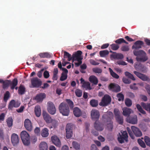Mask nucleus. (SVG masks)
Instances as JSON below:
<instances>
[{
    "instance_id": "nucleus-1",
    "label": "nucleus",
    "mask_w": 150,
    "mask_h": 150,
    "mask_svg": "<svg viewBox=\"0 0 150 150\" xmlns=\"http://www.w3.org/2000/svg\"><path fill=\"white\" fill-rule=\"evenodd\" d=\"M113 117V113L111 112L108 113L103 115V118L104 122H106L109 130L111 131L113 128V122L111 121V119Z\"/></svg>"
},
{
    "instance_id": "nucleus-2",
    "label": "nucleus",
    "mask_w": 150,
    "mask_h": 150,
    "mask_svg": "<svg viewBox=\"0 0 150 150\" xmlns=\"http://www.w3.org/2000/svg\"><path fill=\"white\" fill-rule=\"evenodd\" d=\"M131 129L129 127L127 128L129 134L132 139H134V134L136 137H140L142 136V132L139 128L133 126L131 127Z\"/></svg>"
},
{
    "instance_id": "nucleus-3",
    "label": "nucleus",
    "mask_w": 150,
    "mask_h": 150,
    "mask_svg": "<svg viewBox=\"0 0 150 150\" xmlns=\"http://www.w3.org/2000/svg\"><path fill=\"white\" fill-rule=\"evenodd\" d=\"M134 54L137 56L136 59L138 62H145L148 59L146 53L142 50H134Z\"/></svg>"
},
{
    "instance_id": "nucleus-4",
    "label": "nucleus",
    "mask_w": 150,
    "mask_h": 150,
    "mask_svg": "<svg viewBox=\"0 0 150 150\" xmlns=\"http://www.w3.org/2000/svg\"><path fill=\"white\" fill-rule=\"evenodd\" d=\"M60 112L63 116H68L70 112V110L68 105L65 102L61 103L59 107Z\"/></svg>"
},
{
    "instance_id": "nucleus-5",
    "label": "nucleus",
    "mask_w": 150,
    "mask_h": 150,
    "mask_svg": "<svg viewBox=\"0 0 150 150\" xmlns=\"http://www.w3.org/2000/svg\"><path fill=\"white\" fill-rule=\"evenodd\" d=\"M21 137L23 144L25 145L28 146L30 144V136L25 131H22L21 133Z\"/></svg>"
},
{
    "instance_id": "nucleus-6",
    "label": "nucleus",
    "mask_w": 150,
    "mask_h": 150,
    "mask_svg": "<svg viewBox=\"0 0 150 150\" xmlns=\"http://www.w3.org/2000/svg\"><path fill=\"white\" fill-rule=\"evenodd\" d=\"M111 102V98L108 95H105L102 98L101 101L99 103L100 106H106L110 103Z\"/></svg>"
},
{
    "instance_id": "nucleus-7",
    "label": "nucleus",
    "mask_w": 150,
    "mask_h": 150,
    "mask_svg": "<svg viewBox=\"0 0 150 150\" xmlns=\"http://www.w3.org/2000/svg\"><path fill=\"white\" fill-rule=\"evenodd\" d=\"M31 83L33 88H40L42 84L40 79L37 77L33 78L31 79Z\"/></svg>"
},
{
    "instance_id": "nucleus-8",
    "label": "nucleus",
    "mask_w": 150,
    "mask_h": 150,
    "mask_svg": "<svg viewBox=\"0 0 150 150\" xmlns=\"http://www.w3.org/2000/svg\"><path fill=\"white\" fill-rule=\"evenodd\" d=\"M134 73L139 78L144 81L149 82V78L146 75L136 71H133Z\"/></svg>"
},
{
    "instance_id": "nucleus-9",
    "label": "nucleus",
    "mask_w": 150,
    "mask_h": 150,
    "mask_svg": "<svg viewBox=\"0 0 150 150\" xmlns=\"http://www.w3.org/2000/svg\"><path fill=\"white\" fill-rule=\"evenodd\" d=\"M109 89L112 91L118 92L120 91V87L118 84L114 83H110L108 86Z\"/></svg>"
},
{
    "instance_id": "nucleus-10",
    "label": "nucleus",
    "mask_w": 150,
    "mask_h": 150,
    "mask_svg": "<svg viewBox=\"0 0 150 150\" xmlns=\"http://www.w3.org/2000/svg\"><path fill=\"white\" fill-rule=\"evenodd\" d=\"M11 141L13 146L17 145L19 142V138L18 135L15 133L12 134L11 136Z\"/></svg>"
},
{
    "instance_id": "nucleus-11",
    "label": "nucleus",
    "mask_w": 150,
    "mask_h": 150,
    "mask_svg": "<svg viewBox=\"0 0 150 150\" xmlns=\"http://www.w3.org/2000/svg\"><path fill=\"white\" fill-rule=\"evenodd\" d=\"M21 104V103L18 101H16L14 100H12L9 102L8 105V109L9 110H12L13 107L18 108Z\"/></svg>"
},
{
    "instance_id": "nucleus-12",
    "label": "nucleus",
    "mask_w": 150,
    "mask_h": 150,
    "mask_svg": "<svg viewBox=\"0 0 150 150\" xmlns=\"http://www.w3.org/2000/svg\"><path fill=\"white\" fill-rule=\"evenodd\" d=\"M122 133V134H120V136L118 137V140L120 143H122L124 142V140L127 141L128 134L126 131H124Z\"/></svg>"
},
{
    "instance_id": "nucleus-13",
    "label": "nucleus",
    "mask_w": 150,
    "mask_h": 150,
    "mask_svg": "<svg viewBox=\"0 0 150 150\" xmlns=\"http://www.w3.org/2000/svg\"><path fill=\"white\" fill-rule=\"evenodd\" d=\"M47 110L48 112L51 114H54L56 112V109L53 103L52 102H48Z\"/></svg>"
},
{
    "instance_id": "nucleus-14",
    "label": "nucleus",
    "mask_w": 150,
    "mask_h": 150,
    "mask_svg": "<svg viewBox=\"0 0 150 150\" xmlns=\"http://www.w3.org/2000/svg\"><path fill=\"white\" fill-rule=\"evenodd\" d=\"M99 112L96 109H93L91 111V118L93 120H98L100 117Z\"/></svg>"
},
{
    "instance_id": "nucleus-15",
    "label": "nucleus",
    "mask_w": 150,
    "mask_h": 150,
    "mask_svg": "<svg viewBox=\"0 0 150 150\" xmlns=\"http://www.w3.org/2000/svg\"><path fill=\"white\" fill-rule=\"evenodd\" d=\"M95 128L97 131H101L103 130L104 128V125L99 121L96 120L94 123Z\"/></svg>"
},
{
    "instance_id": "nucleus-16",
    "label": "nucleus",
    "mask_w": 150,
    "mask_h": 150,
    "mask_svg": "<svg viewBox=\"0 0 150 150\" xmlns=\"http://www.w3.org/2000/svg\"><path fill=\"white\" fill-rule=\"evenodd\" d=\"M24 126L28 131H31L33 129V126L31 121L28 119H25L24 122Z\"/></svg>"
},
{
    "instance_id": "nucleus-17",
    "label": "nucleus",
    "mask_w": 150,
    "mask_h": 150,
    "mask_svg": "<svg viewBox=\"0 0 150 150\" xmlns=\"http://www.w3.org/2000/svg\"><path fill=\"white\" fill-rule=\"evenodd\" d=\"M82 54V52L80 50L77 51L76 53L73 54V62L75 60L79 61L81 60L82 58L81 57V55Z\"/></svg>"
},
{
    "instance_id": "nucleus-18",
    "label": "nucleus",
    "mask_w": 150,
    "mask_h": 150,
    "mask_svg": "<svg viewBox=\"0 0 150 150\" xmlns=\"http://www.w3.org/2000/svg\"><path fill=\"white\" fill-rule=\"evenodd\" d=\"M127 121L129 123L134 124L137 123V116L136 115L128 117L126 119Z\"/></svg>"
},
{
    "instance_id": "nucleus-19",
    "label": "nucleus",
    "mask_w": 150,
    "mask_h": 150,
    "mask_svg": "<svg viewBox=\"0 0 150 150\" xmlns=\"http://www.w3.org/2000/svg\"><path fill=\"white\" fill-rule=\"evenodd\" d=\"M46 97V94L45 93H41L38 94L35 97V99L38 102H42L43 100Z\"/></svg>"
},
{
    "instance_id": "nucleus-20",
    "label": "nucleus",
    "mask_w": 150,
    "mask_h": 150,
    "mask_svg": "<svg viewBox=\"0 0 150 150\" xmlns=\"http://www.w3.org/2000/svg\"><path fill=\"white\" fill-rule=\"evenodd\" d=\"M52 143L56 146L60 147L61 146V143L58 137L55 135L52 136L51 137Z\"/></svg>"
},
{
    "instance_id": "nucleus-21",
    "label": "nucleus",
    "mask_w": 150,
    "mask_h": 150,
    "mask_svg": "<svg viewBox=\"0 0 150 150\" xmlns=\"http://www.w3.org/2000/svg\"><path fill=\"white\" fill-rule=\"evenodd\" d=\"M144 44V43L141 40L137 41L134 43V45L132 46V48L136 49L141 48Z\"/></svg>"
},
{
    "instance_id": "nucleus-22",
    "label": "nucleus",
    "mask_w": 150,
    "mask_h": 150,
    "mask_svg": "<svg viewBox=\"0 0 150 150\" xmlns=\"http://www.w3.org/2000/svg\"><path fill=\"white\" fill-rule=\"evenodd\" d=\"M44 119L47 123H50L52 121V120L50 115L46 112H43L42 114Z\"/></svg>"
},
{
    "instance_id": "nucleus-23",
    "label": "nucleus",
    "mask_w": 150,
    "mask_h": 150,
    "mask_svg": "<svg viewBox=\"0 0 150 150\" xmlns=\"http://www.w3.org/2000/svg\"><path fill=\"white\" fill-rule=\"evenodd\" d=\"M110 57L111 58H113L114 59H122L124 58V56L121 53H115V54H111Z\"/></svg>"
},
{
    "instance_id": "nucleus-24",
    "label": "nucleus",
    "mask_w": 150,
    "mask_h": 150,
    "mask_svg": "<svg viewBox=\"0 0 150 150\" xmlns=\"http://www.w3.org/2000/svg\"><path fill=\"white\" fill-rule=\"evenodd\" d=\"M122 110L123 115L126 116H129L132 111V109L126 107L123 108Z\"/></svg>"
},
{
    "instance_id": "nucleus-25",
    "label": "nucleus",
    "mask_w": 150,
    "mask_h": 150,
    "mask_svg": "<svg viewBox=\"0 0 150 150\" xmlns=\"http://www.w3.org/2000/svg\"><path fill=\"white\" fill-rule=\"evenodd\" d=\"M89 80L91 83L95 85H97L98 82L97 78L94 75L90 76L89 77Z\"/></svg>"
},
{
    "instance_id": "nucleus-26",
    "label": "nucleus",
    "mask_w": 150,
    "mask_h": 150,
    "mask_svg": "<svg viewBox=\"0 0 150 150\" xmlns=\"http://www.w3.org/2000/svg\"><path fill=\"white\" fill-rule=\"evenodd\" d=\"M73 113L74 115L77 117H80L81 115V112L80 109L77 107L74 108Z\"/></svg>"
},
{
    "instance_id": "nucleus-27",
    "label": "nucleus",
    "mask_w": 150,
    "mask_h": 150,
    "mask_svg": "<svg viewBox=\"0 0 150 150\" xmlns=\"http://www.w3.org/2000/svg\"><path fill=\"white\" fill-rule=\"evenodd\" d=\"M39 147L40 150H48V146L47 143L45 142H41Z\"/></svg>"
},
{
    "instance_id": "nucleus-28",
    "label": "nucleus",
    "mask_w": 150,
    "mask_h": 150,
    "mask_svg": "<svg viewBox=\"0 0 150 150\" xmlns=\"http://www.w3.org/2000/svg\"><path fill=\"white\" fill-rule=\"evenodd\" d=\"M48 132V129L46 128H45L42 130L41 134L43 137H47L49 135Z\"/></svg>"
},
{
    "instance_id": "nucleus-29",
    "label": "nucleus",
    "mask_w": 150,
    "mask_h": 150,
    "mask_svg": "<svg viewBox=\"0 0 150 150\" xmlns=\"http://www.w3.org/2000/svg\"><path fill=\"white\" fill-rule=\"evenodd\" d=\"M18 83V80L16 78L14 79L12 82L11 81L10 84L11 89H14L16 86L17 85Z\"/></svg>"
},
{
    "instance_id": "nucleus-30",
    "label": "nucleus",
    "mask_w": 150,
    "mask_h": 150,
    "mask_svg": "<svg viewBox=\"0 0 150 150\" xmlns=\"http://www.w3.org/2000/svg\"><path fill=\"white\" fill-rule=\"evenodd\" d=\"M141 105L144 109L146 110L149 111L150 113V103L146 104L142 102Z\"/></svg>"
},
{
    "instance_id": "nucleus-31",
    "label": "nucleus",
    "mask_w": 150,
    "mask_h": 150,
    "mask_svg": "<svg viewBox=\"0 0 150 150\" xmlns=\"http://www.w3.org/2000/svg\"><path fill=\"white\" fill-rule=\"evenodd\" d=\"M35 112L36 116L39 117L41 115V109L39 106H35Z\"/></svg>"
},
{
    "instance_id": "nucleus-32",
    "label": "nucleus",
    "mask_w": 150,
    "mask_h": 150,
    "mask_svg": "<svg viewBox=\"0 0 150 150\" xmlns=\"http://www.w3.org/2000/svg\"><path fill=\"white\" fill-rule=\"evenodd\" d=\"M82 87L85 88L86 90L88 89L89 90L92 89L91 87V84L89 82H86L83 83Z\"/></svg>"
},
{
    "instance_id": "nucleus-33",
    "label": "nucleus",
    "mask_w": 150,
    "mask_h": 150,
    "mask_svg": "<svg viewBox=\"0 0 150 150\" xmlns=\"http://www.w3.org/2000/svg\"><path fill=\"white\" fill-rule=\"evenodd\" d=\"M39 55L41 58H49L51 57L50 54L47 52L40 53L39 54Z\"/></svg>"
},
{
    "instance_id": "nucleus-34",
    "label": "nucleus",
    "mask_w": 150,
    "mask_h": 150,
    "mask_svg": "<svg viewBox=\"0 0 150 150\" xmlns=\"http://www.w3.org/2000/svg\"><path fill=\"white\" fill-rule=\"evenodd\" d=\"M90 103L91 106L95 107L98 106V102L97 100L93 99L90 100Z\"/></svg>"
},
{
    "instance_id": "nucleus-35",
    "label": "nucleus",
    "mask_w": 150,
    "mask_h": 150,
    "mask_svg": "<svg viewBox=\"0 0 150 150\" xmlns=\"http://www.w3.org/2000/svg\"><path fill=\"white\" fill-rule=\"evenodd\" d=\"M64 57L68 58V60L69 61H70L71 60L73 61V56L71 57L70 54L65 51L64 52Z\"/></svg>"
},
{
    "instance_id": "nucleus-36",
    "label": "nucleus",
    "mask_w": 150,
    "mask_h": 150,
    "mask_svg": "<svg viewBox=\"0 0 150 150\" xmlns=\"http://www.w3.org/2000/svg\"><path fill=\"white\" fill-rule=\"evenodd\" d=\"M109 70L110 75L116 79H118L119 78V76L114 72L111 68H109Z\"/></svg>"
},
{
    "instance_id": "nucleus-37",
    "label": "nucleus",
    "mask_w": 150,
    "mask_h": 150,
    "mask_svg": "<svg viewBox=\"0 0 150 150\" xmlns=\"http://www.w3.org/2000/svg\"><path fill=\"white\" fill-rule=\"evenodd\" d=\"M109 53V51L107 50L100 51L99 52L100 56L101 57H105L106 55H108Z\"/></svg>"
},
{
    "instance_id": "nucleus-38",
    "label": "nucleus",
    "mask_w": 150,
    "mask_h": 150,
    "mask_svg": "<svg viewBox=\"0 0 150 150\" xmlns=\"http://www.w3.org/2000/svg\"><path fill=\"white\" fill-rule=\"evenodd\" d=\"M135 68L136 69L143 71L145 69V67L141 64H136Z\"/></svg>"
},
{
    "instance_id": "nucleus-39",
    "label": "nucleus",
    "mask_w": 150,
    "mask_h": 150,
    "mask_svg": "<svg viewBox=\"0 0 150 150\" xmlns=\"http://www.w3.org/2000/svg\"><path fill=\"white\" fill-rule=\"evenodd\" d=\"M25 88L23 86L21 85L19 87L18 93L19 94L22 95L25 93Z\"/></svg>"
},
{
    "instance_id": "nucleus-40",
    "label": "nucleus",
    "mask_w": 150,
    "mask_h": 150,
    "mask_svg": "<svg viewBox=\"0 0 150 150\" xmlns=\"http://www.w3.org/2000/svg\"><path fill=\"white\" fill-rule=\"evenodd\" d=\"M125 74L126 76L128 78L132 80L133 81L135 80L136 79L133 75L129 72L126 71L125 73Z\"/></svg>"
},
{
    "instance_id": "nucleus-41",
    "label": "nucleus",
    "mask_w": 150,
    "mask_h": 150,
    "mask_svg": "<svg viewBox=\"0 0 150 150\" xmlns=\"http://www.w3.org/2000/svg\"><path fill=\"white\" fill-rule=\"evenodd\" d=\"M116 121L120 124L122 125L123 122V119L122 116L120 115L115 117Z\"/></svg>"
},
{
    "instance_id": "nucleus-42",
    "label": "nucleus",
    "mask_w": 150,
    "mask_h": 150,
    "mask_svg": "<svg viewBox=\"0 0 150 150\" xmlns=\"http://www.w3.org/2000/svg\"><path fill=\"white\" fill-rule=\"evenodd\" d=\"M10 93L9 91H7L4 94V100L5 102L6 103L10 97Z\"/></svg>"
},
{
    "instance_id": "nucleus-43",
    "label": "nucleus",
    "mask_w": 150,
    "mask_h": 150,
    "mask_svg": "<svg viewBox=\"0 0 150 150\" xmlns=\"http://www.w3.org/2000/svg\"><path fill=\"white\" fill-rule=\"evenodd\" d=\"M115 42L117 44H120L121 43H124L127 44H128V43L126 42L124 39L121 38L116 40Z\"/></svg>"
},
{
    "instance_id": "nucleus-44",
    "label": "nucleus",
    "mask_w": 150,
    "mask_h": 150,
    "mask_svg": "<svg viewBox=\"0 0 150 150\" xmlns=\"http://www.w3.org/2000/svg\"><path fill=\"white\" fill-rule=\"evenodd\" d=\"M13 120L11 117L8 118L6 120V122L8 127H11L13 125Z\"/></svg>"
},
{
    "instance_id": "nucleus-45",
    "label": "nucleus",
    "mask_w": 150,
    "mask_h": 150,
    "mask_svg": "<svg viewBox=\"0 0 150 150\" xmlns=\"http://www.w3.org/2000/svg\"><path fill=\"white\" fill-rule=\"evenodd\" d=\"M136 107L138 110L141 113L145 115L146 114L145 111L142 108L141 106L139 104H137L136 105Z\"/></svg>"
},
{
    "instance_id": "nucleus-46",
    "label": "nucleus",
    "mask_w": 150,
    "mask_h": 150,
    "mask_svg": "<svg viewBox=\"0 0 150 150\" xmlns=\"http://www.w3.org/2000/svg\"><path fill=\"white\" fill-rule=\"evenodd\" d=\"M3 83V88L4 89H5L11 83V81L9 80H7L6 81H4L3 80V82L1 83Z\"/></svg>"
},
{
    "instance_id": "nucleus-47",
    "label": "nucleus",
    "mask_w": 150,
    "mask_h": 150,
    "mask_svg": "<svg viewBox=\"0 0 150 150\" xmlns=\"http://www.w3.org/2000/svg\"><path fill=\"white\" fill-rule=\"evenodd\" d=\"M73 147L76 150H79L80 147V144L76 142H73L72 143Z\"/></svg>"
},
{
    "instance_id": "nucleus-48",
    "label": "nucleus",
    "mask_w": 150,
    "mask_h": 150,
    "mask_svg": "<svg viewBox=\"0 0 150 150\" xmlns=\"http://www.w3.org/2000/svg\"><path fill=\"white\" fill-rule=\"evenodd\" d=\"M92 71L93 72L98 74H101L102 72V70L99 67H95L93 68Z\"/></svg>"
},
{
    "instance_id": "nucleus-49",
    "label": "nucleus",
    "mask_w": 150,
    "mask_h": 150,
    "mask_svg": "<svg viewBox=\"0 0 150 150\" xmlns=\"http://www.w3.org/2000/svg\"><path fill=\"white\" fill-rule=\"evenodd\" d=\"M75 93L77 97H80L82 96V91L80 89H76L75 91Z\"/></svg>"
},
{
    "instance_id": "nucleus-50",
    "label": "nucleus",
    "mask_w": 150,
    "mask_h": 150,
    "mask_svg": "<svg viewBox=\"0 0 150 150\" xmlns=\"http://www.w3.org/2000/svg\"><path fill=\"white\" fill-rule=\"evenodd\" d=\"M66 101L68 104L70 108L71 109L73 108L74 106V105L72 101L69 99H66Z\"/></svg>"
},
{
    "instance_id": "nucleus-51",
    "label": "nucleus",
    "mask_w": 150,
    "mask_h": 150,
    "mask_svg": "<svg viewBox=\"0 0 150 150\" xmlns=\"http://www.w3.org/2000/svg\"><path fill=\"white\" fill-rule=\"evenodd\" d=\"M117 97L118 98V100L119 101H123L124 98V95L121 93H119L117 95Z\"/></svg>"
},
{
    "instance_id": "nucleus-52",
    "label": "nucleus",
    "mask_w": 150,
    "mask_h": 150,
    "mask_svg": "<svg viewBox=\"0 0 150 150\" xmlns=\"http://www.w3.org/2000/svg\"><path fill=\"white\" fill-rule=\"evenodd\" d=\"M125 103L127 106L129 107L132 105V102L130 99L127 98L125 100Z\"/></svg>"
},
{
    "instance_id": "nucleus-53",
    "label": "nucleus",
    "mask_w": 150,
    "mask_h": 150,
    "mask_svg": "<svg viewBox=\"0 0 150 150\" xmlns=\"http://www.w3.org/2000/svg\"><path fill=\"white\" fill-rule=\"evenodd\" d=\"M66 137L67 139L71 138L72 136L73 133L72 131H66Z\"/></svg>"
},
{
    "instance_id": "nucleus-54",
    "label": "nucleus",
    "mask_w": 150,
    "mask_h": 150,
    "mask_svg": "<svg viewBox=\"0 0 150 150\" xmlns=\"http://www.w3.org/2000/svg\"><path fill=\"white\" fill-rule=\"evenodd\" d=\"M144 140L146 144L150 146V138L147 136H145L144 137Z\"/></svg>"
},
{
    "instance_id": "nucleus-55",
    "label": "nucleus",
    "mask_w": 150,
    "mask_h": 150,
    "mask_svg": "<svg viewBox=\"0 0 150 150\" xmlns=\"http://www.w3.org/2000/svg\"><path fill=\"white\" fill-rule=\"evenodd\" d=\"M67 78V74H65L64 72H62L60 79V81H62L66 80Z\"/></svg>"
},
{
    "instance_id": "nucleus-56",
    "label": "nucleus",
    "mask_w": 150,
    "mask_h": 150,
    "mask_svg": "<svg viewBox=\"0 0 150 150\" xmlns=\"http://www.w3.org/2000/svg\"><path fill=\"white\" fill-rule=\"evenodd\" d=\"M129 48L128 45H123L121 48V50L123 52L128 51H129Z\"/></svg>"
},
{
    "instance_id": "nucleus-57",
    "label": "nucleus",
    "mask_w": 150,
    "mask_h": 150,
    "mask_svg": "<svg viewBox=\"0 0 150 150\" xmlns=\"http://www.w3.org/2000/svg\"><path fill=\"white\" fill-rule=\"evenodd\" d=\"M110 46L112 49L114 50H117L119 48V46L118 45L115 44H112L110 45Z\"/></svg>"
},
{
    "instance_id": "nucleus-58",
    "label": "nucleus",
    "mask_w": 150,
    "mask_h": 150,
    "mask_svg": "<svg viewBox=\"0 0 150 150\" xmlns=\"http://www.w3.org/2000/svg\"><path fill=\"white\" fill-rule=\"evenodd\" d=\"M138 142L139 145L143 148L146 147V146L144 142L141 139H138Z\"/></svg>"
},
{
    "instance_id": "nucleus-59",
    "label": "nucleus",
    "mask_w": 150,
    "mask_h": 150,
    "mask_svg": "<svg viewBox=\"0 0 150 150\" xmlns=\"http://www.w3.org/2000/svg\"><path fill=\"white\" fill-rule=\"evenodd\" d=\"M114 113L115 117L120 115V112L119 110L117 108H115L114 109Z\"/></svg>"
},
{
    "instance_id": "nucleus-60",
    "label": "nucleus",
    "mask_w": 150,
    "mask_h": 150,
    "mask_svg": "<svg viewBox=\"0 0 150 150\" xmlns=\"http://www.w3.org/2000/svg\"><path fill=\"white\" fill-rule=\"evenodd\" d=\"M122 81L125 84H129L131 83L130 80L125 77H123Z\"/></svg>"
},
{
    "instance_id": "nucleus-61",
    "label": "nucleus",
    "mask_w": 150,
    "mask_h": 150,
    "mask_svg": "<svg viewBox=\"0 0 150 150\" xmlns=\"http://www.w3.org/2000/svg\"><path fill=\"white\" fill-rule=\"evenodd\" d=\"M34 132L36 135H39L40 133V128L38 127H36L34 130Z\"/></svg>"
},
{
    "instance_id": "nucleus-62",
    "label": "nucleus",
    "mask_w": 150,
    "mask_h": 150,
    "mask_svg": "<svg viewBox=\"0 0 150 150\" xmlns=\"http://www.w3.org/2000/svg\"><path fill=\"white\" fill-rule=\"evenodd\" d=\"M5 115L4 113H2L0 115V122L3 121L5 119Z\"/></svg>"
},
{
    "instance_id": "nucleus-63",
    "label": "nucleus",
    "mask_w": 150,
    "mask_h": 150,
    "mask_svg": "<svg viewBox=\"0 0 150 150\" xmlns=\"http://www.w3.org/2000/svg\"><path fill=\"white\" fill-rule=\"evenodd\" d=\"M66 130H71L72 131V125L71 124H68L66 127Z\"/></svg>"
},
{
    "instance_id": "nucleus-64",
    "label": "nucleus",
    "mask_w": 150,
    "mask_h": 150,
    "mask_svg": "<svg viewBox=\"0 0 150 150\" xmlns=\"http://www.w3.org/2000/svg\"><path fill=\"white\" fill-rule=\"evenodd\" d=\"M43 76L45 79L48 78L50 76V74L49 72L47 71H45L43 73Z\"/></svg>"
}]
</instances>
